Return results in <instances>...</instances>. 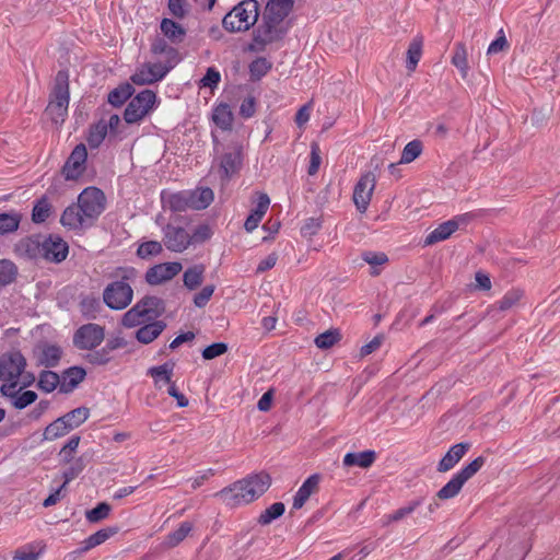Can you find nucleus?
Here are the masks:
<instances>
[{
	"instance_id": "21",
	"label": "nucleus",
	"mask_w": 560,
	"mask_h": 560,
	"mask_svg": "<svg viewBox=\"0 0 560 560\" xmlns=\"http://www.w3.org/2000/svg\"><path fill=\"white\" fill-rule=\"evenodd\" d=\"M86 372L81 366H71L60 375V393L69 394L85 378Z\"/></svg>"
},
{
	"instance_id": "5",
	"label": "nucleus",
	"mask_w": 560,
	"mask_h": 560,
	"mask_svg": "<svg viewBox=\"0 0 560 560\" xmlns=\"http://www.w3.org/2000/svg\"><path fill=\"white\" fill-rule=\"evenodd\" d=\"M258 16L257 0H243L225 14L222 25L230 33L245 32L255 25Z\"/></svg>"
},
{
	"instance_id": "46",
	"label": "nucleus",
	"mask_w": 560,
	"mask_h": 560,
	"mask_svg": "<svg viewBox=\"0 0 560 560\" xmlns=\"http://www.w3.org/2000/svg\"><path fill=\"white\" fill-rule=\"evenodd\" d=\"M148 374L153 377L156 385L160 382L171 384L172 375H173V365H171L168 363H164L159 366H152L149 369Z\"/></svg>"
},
{
	"instance_id": "14",
	"label": "nucleus",
	"mask_w": 560,
	"mask_h": 560,
	"mask_svg": "<svg viewBox=\"0 0 560 560\" xmlns=\"http://www.w3.org/2000/svg\"><path fill=\"white\" fill-rule=\"evenodd\" d=\"M88 159V151L83 143L74 147L65 165L62 166V175L68 180L79 178L85 171V163Z\"/></svg>"
},
{
	"instance_id": "22",
	"label": "nucleus",
	"mask_w": 560,
	"mask_h": 560,
	"mask_svg": "<svg viewBox=\"0 0 560 560\" xmlns=\"http://www.w3.org/2000/svg\"><path fill=\"white\" fill-rule=\"evenodd\" d=\"M60 223L69 230L90 226L89 222L83 218L82 211L78 203H72L63 210L60 218Z\"/></svg>"
},
{
	"instance_id": "24",
	"label": "nucleus",
	"mask_w": 560,
	"mask_h": 560,
	"mask_svg": "<svg viewBox=\"0 0 560 560\" xmlns=\"http://www.w3.org/2000/svg\"><path fill=\"white\" fill-rule=\"evenodd\" d=\"M319 483V476L312 475L310 476L299 488L298 492L293 498L292 508L294 510H300L308 500V498L317 490Z\"/></svg>"
},
{
	"instance_id": "35",
	"label": "nucleus",
	"mask_w": 560,
	"mask_h": 560,
	"mask_svg": "<svg viewBox=\"0 0 560 560\" xmlns=\"http://www.w3.org/2000/svg\"><path fill=\"white\" fill-rule=\"evenodd\" d=\"M22 215L19 212H3L0 213V234L5 235L18 231Z\"/></svg>"
},
{
	"instance_id": "13",
	"label": "nucleus",
	"mask_w": 560,
	"mask_h": 560,
	"mask_svg": "<svg viewBox=\"0 0 560 560\" xmlns=\"http://www.w3.org/2000/svg\"><path fill=\"white\" fill-rule=\"evenodd\" d=\"M163 243L168 250L183 253L191 244V238L184 228L168 223L163 228Z\"/></svg>"
},
{
	"instance_id": "37",
	"label": "nucleus",
	"mask_w": 560,
	"mask_h": 560,
	"mask_svg": "<svg viewBox=\"0 0 560 560\" xmlns=\"http://www.w3.org/2000/svg\"><path fill=\"white\" fill-rule=\"evenodd\" d=\"M60 375L50 370H44L38 375L37 387L45 393L54 392L58 386L60 387Z\"/></svg>"
},
{
	"instance_id": "36",
	"label": "nucleus",
	"mask_w": 560,
	"mask_h": 560,
	"mask_svg": "<svg viewBox=\"0 0 560 560\" xmlns=\"http://www.w3.org/2000/svg\"><path fill=\"white\" fill-rule=\"evenodd\" d=\"M205 270L206 268L203 265L189 267L183 276L185 287L189 290L198 288L202 283Z\"/></svg>"
},
{
	"instance_id": "56",
	"label": "nucleus",
	"mask_w": 560,
	"mask_h": 560,
	"mask_svg": "<svg viewBox=\"0 0 560 560\" xmlns=\"http://www.w3.org/2000/svg\"><path fill=\"white\" fill-rule=\"evenodd\" d=\"M271 69V63L264 57L256 58L249 65V73L253 79H260Z\"/></svg>"
},
{
	"instance_id": "42",
	"label": "nucleus",
	"mask_w": 560,
	"mask_h": 560,
	"mask_svg": "<svg viewBox=\"0 0 560 560\" xmlns=\"http://www.w3.org/2000/svg\"><path fill=\"white\" fill-rule=\"evenodd\" d=\"M423 151V143L421 140L415 139L410 142H408L400 156L399 163L401 164H409L413 162L417 158L420 156V154Z\"/></svg>"
},
{
	"instance_id": "27",
	"label": "nucleus",
	"mask_w": 560,
	"mask_h": 560,
	"mask_svg": "<svg viewBox=\"0 0 560 560\" xmlns=\"http://www.w3.org/2000/svg\"><path fill=\"white\" fill-rule=\"evenodd\" d=\"M242 165V153L235 149L232 152H226L222 155L220 161V172L225 178H230L235 174Z\"/></svg>"
},
{
	"instance_id": "48",
	"label": "nucleus",
	"mask_w": 560,
	"mask_h": 560,
	"mask_svg": "<svg viewBox=\"0 0 560 560\" xmlns=\"http://www.w3.org/2000/svg\"><path fill=\"white\" fill-rule=\"evenodd\" d=\"M18 275L16 266L9 259L0 260V285L12 283Z\"/></svg>"
},
{
	"instance_id": "29",
	"label": "nucleus",
	"mask_w": 560,
	"mask_h": 560,
	"mask_svg": "<svg viewBox=\"0 0 560 560\" xmlns=\"http://www.w3.org/2000/svg\"><path fill=\"white\" fill-rule=\"evenodd\" d=\"M375 458L376 453L372 450H368L359 453H347L342 463L346 467L358 466L361 468H369L373 465Z\"/></svg>"
},
{
	"instance_id": "39",
	"label": "nucleus",
	"mask_w": 560,
	"mask_h": 560,
	"mask_svg": "<svg viewBox=\"0 0 560 560\" xmlns=\"http://www.w3.org/2000/svg\"><path fill=\"white\" fill-rule=\"evenodd\" d=\"M89 416H90L89 408L79 407V408H75V409L67 412L61 418L71 431V430L78 428L79 425H81L83 422H85L88 420Z\"/></svg>"
},
{
	"instance_id": "64",
	"label": "nucleus",
	"mask_w": 560,
	"mask_h": 560,
	"mask_svg": "<svg viewBox=\"0 0 560 560\" xmlns=\"http://www.w3.org/2000/svg\"><path fill=\"white\" fill-rule=\"evenodd\" d=\"M80 443V436L73 435L69 439L67 444L61 448L60 455L63 456L66 462H70L73 458V453L77 451Z\"/></svg>"
},
{
	"instance_id": "4",
	"label": "nucleus",
	"mask_w": 560,
	"mask_h": 560,
	"mask_svg": "<svg viewBox=\"0 0 560 560\" xmlns=\"http://www.w3.org/2000/svg\"><path fill=\"white\" fill-rule=\"evenodd\" d=\"M164 312L165 303L162 299L145 295L122 315L121 324L127 328H132L145 320L156 319Z\"/></svg>"
},
{
	"instance_id": "10",
	"label": "nucleus",
	"mask_w": 560,
	"mask_h": 560,
	"mask_svg": "<svg viewBox=\"0 0 560 560\" xmlns=\"http://www.w3.org/2000/svg\"><path fill=\"white\" fill-rule=\"evenodd\" d=\"M174 65H163L161 62H145L138 67L130 80L136 85H148L159 82L165 78Z\"/></svg>"
},
{
	"instance_id": "19",
	"label": "nucleus",
	"mask_w": 560,
	"mask_h": 560,
	"mask_svg": "<svg viewBox=\"0 0 560 560\" xmlns=\"http://www.w3.org/2000/svg\"><path fill=\"white\" fill-rule=\"evenodd\" d=\"M43 236H27L18 242L15 252L19 256L28 259H43Z\"/></svg>"
},
{
	"instance_id": "52",
	"label": "nucleus",
	"mask_w": 560,
	"mask_h": 560,
	"mask_svg": "<svg viewBox=\"0 0 560 560\" xmlns=\"http://www.w3.org/2000/svg\"><path fill=\"white\" fill-rule=\"evenodd\" d=\"M340 332L338 329H330L323 334H319L315 338V345L317 348L326 350L331 348L336 342L340 340Z\"/></svg>"
},
{
	"instance_id": "44",
	"label": "nucleus",
	"mask_w": 560,
	"mask_h": 560,
	"mask_svg": "<svg viewBox=\"0 0 560 560\" xmlns=\"http://www.w3.org/2000/svg\"><path fill=\"white\" fill-rule=\"evenodd\" d=\"M80 308L85 317L95 319L102 308V305L98 298L94 295H88L81 300Z\"/></svg>"
},
{
	"instance_id": "55",
	"label": "nucleus",
	"mask_w": 560,
	"mask_h": 560,
	"mask_svg": "<svg viewBox=\"0 0 560 560\" xmlns=\"http://www.w3.org/2000/svg\"><path fill=\"white\" fill-rule=\"evenodd\" d=\"M110 505L106 502L98 503L92 510L86 511L85 517L90 523H97L109 515Z\"/></svg>"
},
{
	"instance_id": "59",
	"label": "nucleus",
	"mask_w": 560,
	"mask_h": 560,
	"mask_svg": "<svg viewBox=\"0 0 560 560\" xmlns=\"http://www.w3.org/2000/svg\"><path fill=\"white\" fill-rule=\"evenodd\" d=\"M523 293L520 290H511L498 302L501 311L512 308L521 300Z\"/></svg>"
},
{
	"instance_id": "49",
	"label": "nucleus",
	"mask_w": 560,
	"mask_h": 560,
	"mask_svg": "<svg viewBox=\"0 0 560 560\" xmlns=\"http://www.w3.org/2000/svg\"><path fill=\"white\" fill-rule=\"evenodd\" d=\"M163 252V246L158 241H147L141 243L137 249V256L141 259H149Z\"/></svg>"
},
{
	"instance_id": "16",
	"label": "nucleus",
	"mask_w": 560,
	"mask_h": 560,
	"mask_svg": "<svg viewBox=\"0 0 560 560\" xmlns=\"http://www.w3.org/2000/svg\"><path fill=\"white\" fill-rule=\"evenodd\" d=\"M469 214L457 215L452 220L441 223L424 238V245L430 246L435 243L447 240L454 232H456L460 224H466L469 220Z\"/></svg>"
},
{
	"instance_id": "51",
	"label": "nucleus",
	"mask_w": 560,
	"mask_h": 560,
	"mask_svg": "<svg viewBox=\"0 0 560 560\" xmlns=\"http://www.w3.org/2000/svg\"><path fill=\"white\" fill-rule=\"evenodd\" d=\"M422 55V43L421 40L413 39L407 50V63L406 67L409 71H415Z\"/></svg>"
},
{
	"instance_id": "58",
	"label": "nucleus",
	"mask_w": 560,
	"mask_h": 560,
	"mask_svg": "<svg viewBox=\"0 0 560 560\" xmlns=\"http://www.w3.org/2000/svg\"><path fill=\"white\" fill-rule=\"evenodd\" d=\"M112 351L104 346L100 350H94L88 354L86 359L90 363L94 365H104L107 364L112 360Z\"/></svg>"
},
{
	"instance_id": "40",
	"label": "nucleus",
	"mask_w": 560,
	"mask_h": 560,
	"mask_svg": "<svg viewBox=\"0 0 560 560\" xmlns=\"http://www.w3.org/2000/svg\"><path fill=\"white\" fill-rule=\"evenodd\" d=\"M70 432V429L66 424V422L62 420L61 417L49 423L43 433V439L47 441H54L56 439H59L61 436H65L67 433Z\"/></svg>"
},
{
	"instance_id": "9",
	"label": "nucleus",
	"mask_w": 560,
	"mask_h": 560,
	"mask_svg": "<svg viewBox=\"0 0 560 560\" xmlns=\"http://www.w3.org/2000/svg\"><path fill=\"white\" fill-rule=\"evenodd\" d=\"M156 94L152 90H143L138 93L127 105L124 118L128 124L142 120L155 106Z\"/></svg>"
},
{
	"instance_id": "25",
	"label": "nucleus",
	"mask_w": 560,
	"mask_h": 560,
	"mask_svg": "<svg viewBox=\"0 0 560 560\" xmlns=\"http://www.w3.org/2000/svg\"><path fill=\"white\" fill-rule=\"evenodd\" d=\"M269 205H270V199H269L268 195L260 194L255 209L252 210V212L249 213V215L247 217V219L244 223V228L247 232H252L258 226L262 217L266 214V212L269 208Z\"/></svg>"
},
{
	"instance_id": "2",
	"label": "nucleus",
	"mask_w": 560,
	"mask_h": 560,
	"mask_svg": "<svg viewBox=\"0 0 560 560\" xmlns=\"http://www.w3.org/2000/svg\"><path fill=\"white\" fill-rule=\"evenodd\" d=\"M271 478L266 472L250 475L215 493L228 505L247 504L261 497L270 487Z\"/></svg>"
},
{
	"instance_id": "8",
	"label": "nucleus",
	"mask_w": 560,
	"mask_h": 560,
	"mask_svg": "<svg viewBox=\"0 0 560 560\" xmlns=\"http://www.w3.org/2000/svg\"><path fill=\"white\" fill-rule=\"evenodd\" d=\"M78 205L83 218L92 225L105 210V195L96 187H88L79 195Z\"/></svg>"
},
{
	"instance_id": "3",
	"label": "nucleus",
	"mask_w": 560,
	"mask_h": 560,
	"mask_svg": "<svg viewBox=\"0 0 560 560\" xmlns=\"http://www.w3.org/2000/svg\"><path fill=\"white\" fill-rule=\"evenodd\" d=\"M292 8V0H270L266 5L261 24L254 32V42L267 45L280 39L285 33L282 23Z\"/></svg>"
},
{
	"instance_id": "1",
	"label": "nucleus",
	"mask_w": 560,
	"mask_h": 560,
	"mask_svg": "<svg viewBox=\"0 0 560 560\" xmlns=\"http://www.w3.org/2000/svg\"><path fill=\"white\" fill-rule=\"evenodd\" d=\"M139 271L131 266L117 267L109 277L114 279L103 290V302L113 311H122L133 300L131 283L136 281Z\"/></svg>"
},
{
	"instance_id": "47",
	"label": "nucleus",
	"mask_w": 560,
	"mask_h": 560,
	"mask_svg": "<svg viewBox=\"0 0 560 560\" xmlns=\"http://www.w3.org/2000/svg\"><path fill=\"white\" fill-rule=\"evenodd\" d=\"M107 135V125L104 121H100L90 128L88 136V143L91 148H97L103 142Z\"/></svg>"
},
{
	"instance_id": "20",
	"label": "nucleus",
	"mask_w": 560,
	"mask_h": 560,
	"mask_svg": "<svg viewBox=\"0 0 560 560\" xmlns=\"http://www.w3.org/2000/svg\"><path fill=\"white\" fill-rule=\"evenodd\" d=\"M469 443H457L453 445L438 464L439 472H446L455 467V465L464 457L469 450Z\"/></svg>"
},
{
	"instance_id": "61",
	"label": "nucleus",
	"mask_w": 560,
	"mask_h": 560,
	"mask_svg": "<svg viewBox=\"0 0 560 560\" xmlns=\"http://www.w3.org/2000/svg\"><path fill=\"white\" fill-rule=\"evenodd\" d=\"M228 351V345L224 342H214L202 350V358L205 360H212L217 357L224 354Z\"/></svg>"
},
{
	"instance_id": "50",
	"label": "nucleus",
	"mask_w": 560,
	"mask_h": 560,
	"mask_svg": "<svg viewBox=\"0 0 560 560\" xmlns=\"http://www.w3.org/2000/svg\"><path fill=\"white\" fill-rule=\"evenodd\" d=\"M12 399V405L16 409H24L37 399V394L33 390H25L22 394L12 389V395L8 396Z\"/></svg>"
},
{
	"instance_id": "57",
	"label": "nucleus",
	"mask_w": 560,
	"mask_h": 560,
	"mask_svg": "<svg viewBox=\"0 0 560 560\" xmlns=\"http://www.w3.org/2000/svg\"><path fill=\"white\" fill-rule=\"evenodd\" d=\"M486 458L483 456H478L472 462H470L468 465L463 467L457 474L459 477H462L465 481H468L472 476H475L481 467L485 465Z\"/></svg>"
},
{
	"instance_id": "11",
	"label": "nucleus",
	"mask_w": 560,
	"mask_h": 560,
	"mask_svg": "<svg viewBox=\"0 0 560 560\" xmlns=\"http://www.w3.org/2000/svg\"><path fill=\"white\" fill-rule=\"evenodd\" d=\"M104 337V327L90 323L77 329L73 335V345L80 350H93L102 343Z\"/></svg>"
},
{
	"instance_id": "45",
	"label": "nucleus",
	"mask_w": 560,
	"mask_h": 560,
	"mask_svg": "<svg viewBox=\"0 0 560 560\" xmlns=\"http://www.w3.org/2000/svg\"><path fill=\"white\" fill-rule=\"evenodd\" d=\"M285 511V506L282 502L272 503L269 508H267L258 517V523L260 525H268L272 521L279 518L283 515Z\"/></svg>"
},
{
	"instance_id": "54",
	"label": "nucleus",
	"mask_w": 560,
	"mask_h": 560,
	"mask_svg": "<svg viewBox=\"0 0 560 560\" xmlns=\"http://www.w3.org/2000/svg\"><path fill=\"white\" fill-rule=\"evenodd\" d=\"M421 504L420 500L412 501L409 505L400 508L396 510L394 513L386 515L384 520V525H388L392 522H398L404 517L411 514L419 505Z\"/></svg>"
},
{
	"instance_id": "23",
	"label": "nucleus",
	"mask_w": 560,
	"mask_h": 560,
	"mask_svg": "<svg viewBox=\"0 0 560 560\" xmlns=\"http://www.w3.org/2000/svg\"><path fill=\"white\" fill-rule=\"evenodd\" d=\"M62 355L59 346L45 343L38 347L37 365L45 368H56Z\"/></svg>"
},
{
	"instance_id": "41",
	"label": "nucleus",
	"mask_w": 560,
	"mask_h": 560,
	"mask_svg": "<svg viewBox=\"0 0 560 560\" xmlns=\"http://www.w3.org/2000/svg\"><path fill=\"white\" fill-rule=\"evenodd\" d=\"M51 213V205L47 197L39 198L32 210V221L36 224L44 223Z\"/></svg>"
},
{
	"instance_id": "30",
	"label": "nucleus",
	"mask_w": 560,
	"mask_h": 560,
	"mask_svg": "<svg viewBox=\"0 0 560 560\" xmlns=\"http://www.w3.org/2000/svg\"><path fill=\"white\" fill-rule=\"evenodd\" d=\"M133 92V86L130 83L126 82L110 91L107 101L110 105L119 107L131 97Z\"/></svg>"
},
{
	"instance_id": "34",
	"label": "nucleus",
	"mask_w": 560,
	"mask_h": 560,
	"mask_svg": "<svg viewBox=\"0 0 560 560\" xmlns=\"http://www.w3.org/2000/svg\"><path fill=\"white\" fill-rule=\"evenodd\" d=\"M191 530L192 524L189 522H183L176 530L170 533L165 537L163 546L168 549L176 547L189 535Z\"/></svg>"
},
{
	"instance_id": "15",
	"label": "nucleus",
	"mask_w": 560,
	"mask_h": 560,
	"mask_svg": "<svg viewBox=\"0 0 560 560\" xmlns=\"http://www.w3.org/2000/svg\"><path fill=\"white\" fill-rule=\"evenodd\" d=\"M376 185V177L372 172H368L361 176L359 182L354 186L353 201L357 209L363 213L366 211L373 190Z\"/></svg>"
},
{
	"instance_id": "17",
	"label": "nucleus",
	"mask_w": 560,
	"mask_h": 560,
	"mask_svg": "<svg viewBox=\"0 0 560 560\" xmlns=\"http://www.w3.org/2000/svg\"><path fill=\"white\" fill-rule=\"evenodd\" d=\"M180 270L182 264L177 261L159 264L148 269L145 281L151 285L161 284L173 279Z\"/></svg>"
},
{
	"instance_id": "26",
	"label": "nucleus",
	"mask_w": 560,
	"mask_h": 560,
	"mask_svg": "<svg viewBox=\"0 0 560 560\" xmlns=\"http://www.w3.org/2000/svg\"><path fill=\"white\" fill-rule=\"evenodd\" d=\"M212 120L217 127L223 131H230L233 128L234 114L226 103L218 104L212 112Z\"/></svg>"
},
{
	"instance_id": "38",
	"label": "nucleus",
	"mask_w": 560,
	"mask_h": 560,
	"mask_svg": "<svg viewBox=\"0 0 560 560\" xmlns=\"http://www.w3.org/2000/svg\"><path fill=\"white\" fill-rule=\"evenodd\" d=\"M190 197L192 209L201 210L206 209L213 201L214 195L210 188L206 187L190 190Z\"/></svg>"
},
{
	"instance_id": "6",
	"label": "nucleus",
	"mask_w": 560,
	"mask_h": 560,
	"mask_svg": "<svg viewBox=\"0 0 560 560\" xmlns=\"http://www.w3.org/2000/svg\"><path fill=\"white\" fill-rule=\"evenodd\" d=\"M26 368V359L20 351H9L0 357V387L2 396H11L12 389L19 384V378Z\"/></svg>"
},
{
	"instance_id": "28",
	"label": "nucleus",
	"mask_w": 560,
	"mask_h": 560,
	"mask_svg": "<svg viewBox=\"0 0 560 560\" xmlns=\"http://www.w3.org/2000/svg\"><path fill=\"white\" fill-rule=\"evenodd\" d=\"M165 328V322L155 320L139 328L136 332V338L139 342L148 345L156 339Z\"/></svg>"
},
{
	"instance_id": "62",
	"label": "nucleus",
	"mask_w": 560,
	"mask_h": 560,
	"mask_svg": "<svg viewBox=\"0 0 560 560\" xmlns=\"http://www.w3.org/2000/svg\"><path fill=\"white\" fill-rule=\"evenodd\" d=\"M211 236H212V231L209 225H207V224L198 225L194 230V233L190 234L191 244L203 243V242L208 241Z\"/></svg>"
},
{
	"instance_id": "18",
	"label": "nucleus",
	"mask_w": 560,
	"mask_h": 560,
	"mask_svg": "<svg viewBox=\"0 0 560 560\" xmlns=\"http://www.w3.org/2000/svg\"><path fill=\"white\" fill-rule=\"evenodd\" d=\"M190 198V190H182L177 192L162 191L161 194L163 208L168 209L172 212H183L188 209H192Z\"/></svg>"
},
{
	"instance_id": "33",
	"label": "nucleus",
	"mask_w": 560,
	"mask_h": 560,
	"mask_svg": "<svg viewBox=\"0 0 560 560\" xmlns=\"http://www.w3.org/2000/svg\"><path fill=\"white\" fill-rule=\"evenodd\" d=\"M465 482L466 481L456 472L453 478L438 491L436 497L441 500L452 499L460 492Z\"/></svg>"
},
{
	"instance_id": "31",
	"label": "nucleus",
	"mask_w": 560,
	"mask_h": 560,
	"mask_svg": "<svg viewBox=\"0 0 560 560\" xmlns=\"http://www.w3.org/2000/svg\"><path fill=\"white\" fill-rule=\"evenodd\" d=\"M116 533H117L116 528L100 529L96 533H94L91 536H89L83 541V547L80 548L79 550H77V552L78 553L85 552V551H88V550H90V549H92V548L103 544L104 541H106L110 536H113Z\"/></svg>"
},
{
	"instance_id": "32",
	"label": "nucleus",
	"mask_w": 560,
	"mask_h": 560,
	"mask_svg": "<svg viewBox=\"0 0 560 560\" xmlns=\"http://www.w3.org/2000/svg\"><path fill=\"white\" fill-rule=\"evenodd\" d=\"M161 31L165 37L173 43H180L185 37V30L171 19H163L161 22Z\"/></svg>"
},
{
	"instance_id": "12",
	"label": "nucleus",
	"mask_w": 560,
	"mask_h": 560,
	"mask_svg": "<svg viewBox=\"0 0 560 560\" xmlns=\"http://www.w3.org/2000/svg\"><path fill=\"white\" fill-rule=\"evenodd\" d=\"M43 259L52 262H62L69 254L68 243L57 234L43 236Z\"/></svg>"
},
{
	"instance_id": "53",
	"label": "nucleus",
	"mask_w": 560,
	"mask_h": 560,
	"mask_svg": "<svg viewBox=\"0 0 560 560\" xmlns=\"http://www.w3.org/2000/svg\"><path fill=\"white\" fill-rule=\"evenodd\" d=\"M151 51L154 55L165 54L170 59H176L178 52L171 47L163 37H155L151 45Z\"/></svg>"
},
{
	"instance_id": "43",
	"label": "nucleus",
	"mask_w": 560,
	"mask_h": 560,
	"mask_svg": "<svg viewBox=\"0 0 560 560\" xmlns=\"http://www.w3.org/2000/svg\"><path fill=\"white\" fill-rule=\"evenodd\" d=\"M452 63L460 71L462 77L468 73L467 50L463 43H457L454 48Z\"/></svg>"
},
{
	"instance_id": "63",
	"label": "nucleus",
	"mask_w": 560,
	"mask_h": 560,
	"mask_svg": "<svg viewBox=\"0 0 560 560\" xmlns=\"http://www.w3.org/2000/svg\"><path fill=\"white\" fill-rule=\"evenodd\" d=\"M214 292V285H206L201 289L199 293H197L194 298V304L201 308L205 307L210 301L212 294Z\"/></svg>"
},
{
	"instance_id": "60",
	"label": "nucleus",
	"mask_w": 560,
	"mask_h": 560,
	"mask_svg": "<svg viewBox=\"0 0 560 560\" xmlns=\"http://www.w3.org/2000/svg\"><path fill=\"white\" fill-rule=\"evenodd\" d=\"M320 162H322V158H320L319 145L316 142H312L311 143V160H310V165H308V170H307L308 175L313 176L318 172Z\"/></svg>"
},
{
	"instance_id": "7",
	"label": "nucleus",
	"mask_w": 560,
	"mask_h": 560,
	"mask_svg": "<svg viewBox=\"0 0 560 560\" xmlns=\"http://www.w3.org/2000/svg\"><path fill=\"white\" fill-rule=\"evenodd\" d=\"M69 100V73L67 70H59L55 77L49 104L46 107L47 115L55 124L63 122L68 114Z\"/></svg>"
}]
</instances>
